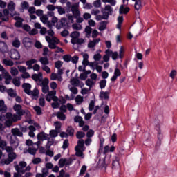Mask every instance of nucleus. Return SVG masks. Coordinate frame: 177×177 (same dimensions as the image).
Masks as SVG:
<instances>
[{"label": "nucleus", "mask_w": 177, "mask_h": 177, "mask_svg": "<svg viewBox=\"0 0 177 177\" xmlns=\"http://www.w3.org/2000/svg\"><path fill=\"white\" fill-rule=\"evenodd\" d=\"M48 39L50 40V42L51 44H54L55 45H57L60 41H59V39L56 38L55 37H53L52 38H50V37L49 36H46V40L48 42Z\"/></svg>", "instance_id": "21"}, {"label": "nucleus", "mask_w": 177, "mask_h": 177, "mask_svg": "<svg viewBox=\"0 0 177 177\" xmlns=\"http://www.w3.org/2000/svg\"><path fill=\"white\" fill-rule=\"evenodd\" d=\"M23 44L26 48H30L31 46V39L28 37H25L23 40Z\"/></svg>", "instance_id": "31"}, {"label": "nucleus", "mask_w": 177, "mask_h": 177, "mask_svg": "<svg viewBox=\"0 0 177 177\" xmlns=\"http://www.w3.org/2000/svg\"><path fill=\"white\" fill-rule=\"evenodd\" d=\"M118 24H117V28L121 30V24H122V21H124V17L119 16L118 17Z\"/></svg>", "instance_id": "51"}, {"label": "nucleus", "mask_w": 177, "mask_h": 177, "mask_svg": "<svg viewBox=\"0 0 177 177\" xmlns=\"http://www.w3.org/2000/svg\"><path fill=\"white\" fill-rule=\"evenodd\" d=\"M107 27V21H101L100 23V27L99 30L100 31H104V30H106V28Z\"/></svg>", "instance_id": "44"}, {"label": "nucleus", "mask_w": 177, "mask_h": 177, "mask_svg": "<svg viewBox=\"0 0 177 177\" xmlns=\"http://www.w3.org/2000/svg\"><path fill=\"white\" fill-rule=\"evenodd\" d=\"M15 20H16V22L15 24V27H21L23 24V19L19 18Z\"/></svg>", "instance_id": "56"}, {"label": "nucleus", "mask_w": 177, "mask_h": 177, "mask_svg": "<svg viewBox=\"0 0 177 177\" xmlns=\"http://www.w3.org/2000/svg\"><path fill=\"white\" fill-rule=\"evenodd\" d=\"M74 121L79 123V127L85 125V122L82 120V117L81 116H75L74 118Z\"/></svg>", "instance_id": "27"}, {"label": "nucleus", "mask_w": 177, "mask_h": 177, "mask_svg": "<svg viewBox=\"0 0 177 177\" xmlns=\"http://www.w3.org/2000/svg\"><path fill=\"white\" fill-rule=\"evenodd\" d=\"M21 45L20 40L19 39H15L12 41V46L14 48H19Z\"/></svg>", "instance_id": "63"}, {"label": "nucleus", "mask_w": 177, "mask_h": 177, "mask_svg": "<svg viewBox=\"0 0 177 177\" xmlns=\"http://www.w3.org/2000/svg\"><path fill=\"white\" fill-rule=\"evenodd\" d=\"M84 140L81 139L79 140L77 142V145L75 147V150L76 151V156L77 157H82L84 158V153L83 151H85V147L84 145Z\"/></svg>", "instance_id": "5"}, {"label": "nucleus", "mask_w": 177, "mask_h": 177, "mask_svg": "<svg viewBox=\"0 0 177 177\" xmlns=\"http://www.w3.org/2000/svg\"><path fill=\"white\" fill-rule=\"evenodd\" d=\"M8 50V44L3 41H0V52H1V53H6Z\"/></svg>", "instance_id": "17"}, {"label": "nucleus", "mask_w": 177, "mask_h": 177, "mask_svg": "<svg viewBox=\"0 0 177 177\" xmlns=\"http://www.w3.org/2000/svg\"><path fill=\"white\" fill-rule=\"evenodd\" d=\"M7 145L6 141L1 140L0 141V149H2V150H6V147H10V146H6Z\"/></svg>", "instance_id": "49"}, {"label": "nucleus", "mask_w": 177, "mask_h": 177, "mask_svg": "<svg viewBox=\"0 0 177 177\" xmlns=\"http://www.w3.org/2000/svg\"><path fill=\"white\" fill-rule=\"evenodd\" d=\"M39 85L41 86L43 93L46 94L49 92V79L44 78Z\"/></svg>", "instance_id": "7"}, {"label": "nucleus", "mask_w": 177, "mask_h": 177, "mask_svg": "<svg viewBox=\"0 0 177 177\" xmlns=\"http://www.w3.org/2000/svg\"><path fill=\"white\" fill-rule=\"evenodd\" d=\"M10 74L13 77H16V75H19V70H17L16 67H12L10 68Z\"/></svg>", "instance_id": "47"}, {"label": "nucleus", "mask_w": 177, "mask_h": 177, "mask_svg": "<svg viewBox=\"0 0 177 177\" xmlns=\"http://www.w3.org/2000/svg\"><path fill=\"white\" fill-rule=\"evenodd\" d=\"M75 101L76 102V104H77V106H80V104H82V103H84V97L78 95L75 98Z\"/></svg>", "instance_id": "32"}, {"label": "nucleus", "mask_w": 177, "mask_h": 177, "mask_svg": "<svg viewBox=\"0 0 177 177\" xmlns=\"http://www.w3.org/2000/svg\"><path fill=\"white\" fill-rule=\"evenodd\" d=\"M85 32L86 38H90L91 34H92V28L91 26H86L85 28Z\"/></svg>", "instance_id": "43"}, {"label": "nucleus", "mask_w": 177, "mask_h": 177, "mask_svg": "<svg viewBox=\"0 0 177 177\" xmlns=\"http://www.w3.org/2000/svg\"><path fill=\"white\" fill-rule=\"evenodd\" d=\"M121 76V71L118 68H116L114 71V75L111 78V80L114 82V81L117 80L118 77Z\"/></svg>", "instance_id": "18"}, {"label": "nucleus", "mask_w": 177, "mask_h": 177, "mask_svg": "<svg viewBox=\"0 0 177 177\" xmlns=\"http://www.w3.org/2000/svg\"><path fill=\"white\" fill-rule=\"evenodd\" d=\"M119 161H120V158L118 156H113V162H112L113 167H118V165L120 164Z\"/></svg>", "instance_id": "36"}, {"label": "nucleus", "mask_w": 177, "mask_h": 177, "mask_svg": "<svg viewBox=\"0 0 177 177\" xmlns=\"http://www.w3.org/2000/svg\"><path fill=\"white\" fill-rule=\"evenodd\" d=\"M95 8H102V1L100 0H96L93 3Z\"/></svg>", "instance_id": "61"}, {"label": "nucleus", "mask_w": 177, "mask_h": 177, "mask_svg": "<svg viewBox=\"0 0 177 177\" xmlns=\"http://www.w3.org/2000/svg\"><path fill=\"white\" fill-rule=\"evenodd\" d=\"M102 15H105L108 18L113 13V8L110 5H106L104 8L101 9Z\"/></svg>", "instance_id": "9"}, {"label": "nucleus", "mask_w": 177, "mask_h": 177, "mask_svg": "<svg viewBox=\"0 0 177 177\" xmlns=\"http://www.w3.org/2000/svg\"><path fill=\"white\" fill-rule=\"evenodd\" d=\"M6 120L5 122V125L7 127H12L13 122H17L21 120V117L17 114H12L11 113H7L6 114Z\"/></svg>", "instance_id": "3"}, {"label": "nucleus", "mask_w": 177, "mask_h": 177, "mask_svg": "<svg viewBox=\"0 0 177 177\" xmlns=\"http://www.w3.org/2000/svg\"><path fill=\"white\" fill-rule=\"evenodd\" d=\"M54 125L55 127V131H60V128H62V122L59 121L55 122Z\"/></svg>", "instance_id": "60"}, {"label": "nucleus", "mask_w": 177, "mask_h": 177, "mask_svg": "<svg viewBox=\"0 0 177 177\" xmlns=\"http://www.w3.org/2000/svg\"><path fill=\"white\" fill-rule=\"evenodd\" d=\"M28 153H29V154H32L34 156V155L37 154V149L29 147L28 149Z\"/></svg>", "instance_id": "64"}, {"label": "nucleus", "mask_w": 177, "mask_h": 177, "mask_svg": "<svg viewBox=\"0 0 177 177\" xmlns=\"http://www.w3.org/2000/svg\"><path fill=\"white\" fill-rule=\"evenodd\" d=\"M72 28H73V30H82V26H81V24H73L72 25Z\"/></svg>", "instance_id": "59"}, {"label": "nucleus", "mask_w": 177, "mask_h": 177, "mask_svg": "<svg viewBox=\"0 0 177 177\" xmlns=\"http://www.w3.org/2000/svg\"><path fill=\"white\" fill-rule=\"evenodd\" d=\"M24 114H25V117L26 118L27 122H28L29 124H31V113H30V111L27 109L24 110L23 113V115H24Z\"/></svg>", "instance_id": "24"}, {"label": "nucleus", "mask_w": 177, "mask_h": 177, "mask_svg": "<svg viewBox=\"0 0 177 177\" xmlns=\"http://www.w3.org/2000/svg\"><path fill=\"white\" fill-rule=\"evenodd\" d=\"M105 53L106 55H110V56H112L113 60H117L118 59V53L117 51L113 52L111 50L108 49L105 51Z\"/></svg>", "instance_id": "14"}, {"label": "nucleus", "mask_w": 177, "mask_h": 177, "mask_svg": "<svg viewBox=\"0 0 177 177\" xmlns=\"http://www.w3.org/2000/svg\"><path fill=\"white\" fill-rule=\"evenodd\" d=\"M129 12V8L124 7V5H121L119 8L120 15H127Z\"/></svg>", "instance_id": "23"}, {"label": "nucleus", "mask_w": 177, "mask_h": 177, "mask_svg": "<svg viewBox=\"0 0 177 177\" xmlns=\"http://www.w3.org/2000/svg\"><path fill=\"white\" fill-rule=\"evenodd\" d=\"M10 16L13 17L15 20L21 19V17H20V14L15 10L10 12Z\"/></svg>", "instance_id": "39"}, {"label": "nucleus", "mask_w": 177, "mask_h": 177, "mask_svg": "<svg viewBox=\"0 0 177 177\" xmlns=\"http://www.w3.org/2000/svg\"><path fill=\"white\" fill-rule=\"evenodd\" d=\"M33 109L36 111V114L37 115H41V114H42V109L39 106H34Z\"/></svg>", "instance_id": "57"}, {"label": "nucleus", "mask_w": 177, "mask_h": 177, "mask_svg": "<svg viewBox=\"0 0 177 177\" xmlns=\"http://www.w3.org/2000/svg\"><path fill=\"white\" fill-rule=\"evenodd\" d=\"M32 78L34 80V81H39L38 85L41 84L42 81H44V76L41 72H39L38 74H33L32 75Z\"/></svg>", "instance_id": "12"}, {"label": "nucleus", "mask_w": 177, "mask_h": 177, "mask_svg": "<svg viewBox=\"0 0 177 177\" xmlns=\"http://www.w3.org/2000/svg\"><path fill=\"white\" fill-rule=\"evenodd\" d=\"M10 143L15 147V149H17V147H19V140H17V138L14 137L13 136H10Z\"/></svg>", "instance_id": "13"}, {"label": "nucleus", "mask_w": 177, "mask_h": 177, "mask_svg": "<svg viewBox=\"0 0 177 177\" xmlns=\"http://www.w3.org/2000/svg\"><path fill=\"white\" fill-rule=\"evenodd\" d=\"M71 39H74L75 41L80 37V32L74 31L70 35Z\"/></svg>", "instance_id": "41"}, {"label": "nucleus", "mask_w": 177, "mask_h": 177, "mask_svg": "<svg viewBox=\"0 0 177 177\" xmlns=\"http://www.w3.org/2000/svg\"><path fill=\"white\" fill-rule=\"evenodd\" d=\"M12 83L15 86H20V78L15 77L12 80Z\"/></svg>", "instance_id": "62"}, {"label": "nucleus", "mask_w": 177, "mask_h": 177, "mask_svg": "<svg viewBox=\"0 0 177 177\" xmlns=\"http://www.w3.org/2000/svg\"><path fill=\"white\" fill-rule=\"evenodd\" d=\"M13 110L16 111L17 115L19 117H21L23 115V113H24V110L20 104H15L13 106Z\"/></svg>", "instance_id": "11"}, {"label": "nucleus", "mask_w": 177, "mask_h": 177, "mask_svg": "<svg viewBox=\"0 0 177 177\" xmlns=\"http://www.w3.org/2000/svg\"><path fill=\"white\" fill-rule=\"evenodd\" d=\"M39 62L42 64V66H48V64H49V59L47 57H40Z\"/></svg>", "instance_id": "33"}, {"label": "nucleus", "mask_w": 177, "mask_h": 177, "mask_svg": "<svg viewBox=\"0 0 177 177\" xmlns=\"http://www.w3.org/2000/svg\"><path fill=\"white\" fill-rule=\"evenodd\" d=\"M28 129L30 131L28 133L29 136L34 138V136H35V133H34L36 131L35 127L34 126H29Z\"/></svg>", "instance_id": "37"}, {"label": "nucleus", "mask_w": 177, "mask_h": 177, "mask_svg": "<svg viewBox=\"0 0 177 177\" xmlns=\"http://www.w3.org/2000/svg\"><path fill=\"white\" fill-rule=\"evenodd\" d=\"M99 42H100V39L99 38L90 41L88 44V48L90 49H93V48H95V46H96Z\"/></svg>", "instance_id": "16"}, {"label": "nucleus", "mask_w": 177, "mask_h": 177, "mask_svg": "<svg viewBox=\"0 0 177 177\" xmlns=\"http://www.w3.org/2000/svg\"><path fill=\"white\" fill-rule=\"evenodd\" d=\"M6 120L5 122V125L7 127H12L13 122H17L21 120V117L17 114H12L11 113H7L6 114Z\"/></svg>", "instance_id": "4"}, {"label": "nucleus", "mask_w": 177, "mask_h": 177, "mask_svg": "<svg viewBox=\"0 0 177 177\" xmlns=\"http://www.w3.org/2000/svg\"><path fill=\"white\" fill-rule=\"evenodd\" d=\"M50 79L51 81H59V82H62L63 81V77L62 76H59L57 73H52L50 77Z\"/></svg>", "instance_id": "15"}, {"label": "nucleus", "mask_w": 177, "mask_h": 177, "mask_svg": "<svg viewBox=\"0 0 177 177\" xmlns=\"http://www.w3.org/2000/svg\"><path fill=\"white\" fill-rule=\"evenodd\" d=\"M135 2V10H139L142 8V0H136L133 1Z\"/></svg>", "instance_id": "38"}, {"label": "nucleus", "mask_w": 177, "mask_h": 177, "mask_svg": "<svg viewBox=\"0 0 177 177\" xmlns=\"http://www.w3.org/2000/svg\"><path fill=\"white\" fill-rule=\"evenodd\" d=\"M32 176V173L27 172L24 176L21 175V173H14L13 177H31Z\"/></svg>", "instance_id": "35"}, {"label": "nucleus", "mask_w": 177, "mask_h": 177, "mask_svg": "<svg viewBox=\"0 0 177 177\" xmlns=\"http://www.w3.org/2000/svg\"><path fill=\"white\" fill-rule=\"evenodd\" d=\"M71 44H73V45H75V44H77V45H82V44H85V39L77 38L75 40L71 39Z\"/></svg>", "instance_id": "30"}, {"label": "nucleus", "mask_w": 177, "mask_h": 177, "mask_svg": "<svg viewBox=\"0 0 177 177\" xmlns=\"http://www.w3.org/2000/svg\"><path fill=\"white\" fill-rule=\"evenodd\" d=\"M71 84L73 86H80V80L73 78L71 80Z\"/></svg>", "instance_id": "46"}, {"label": "nucleus", "mask_w": 177, "mask_h": 177, "mask_svg": "<svg viewBox=\"0 0 177 177\" xmlns=\"http://www.w3.org/2000/svg\"><path fill=\"white\" fill-rule=\"evenodd\" d=\"M59 135V131L57 130H51L50 131V136L51 138H56Z\"/></svg>", "instance_id": "58"}, {"label": "nucleus", "mask_w": 177, "mask_h": 177, "mask_svg": "<svg viewBox=\"0 0 177 177\" xmlns=\"http://www.w3.org/2000/svg\"><path fill=\"white\" fill-rule=\"evenodd\" d=\"M10 57L12 60H19L20 59V53L16 49H12L10 53Z\"/></svg>", "instance_id": "10"}, {"label": "nucleus", "mask_w": 177, "mask_h": 177, "mask_svg": "<svg viewBox=\"0 0 177 177\" xmlns=\"http://www.w3.org/2000/svg\"><path fill=\"white\" fill-rule=\"evenodd\" d=\"M7 93L10 97H16L17 94L14 89L10 88L7 90Z\"/></svg>", "instance_id": "50"}, {"label": "nucleus", "mask_w": 177, "mask_h": 177, "mask_svg": "<svg viewBox=\"0 0 177 177\" xmlns=\"http://www.w3.org/2000/svg\"><path fill=\"white\" fill-rule=\"evenodd\" d=\"M66 133L69 136H74V129L71 126H68L66 129Z\"/></svg>", "instance_id": "45"}, {"label": "nucleus", "mask_w": 177, "mask_h": 177, "mask_svg": "<svg viewBox=\"0 0 177 177\" xmlns=\"http://www.w3.org/2000/svg\"><path fill=\"white\" fill-rule=\"evenodd\" d=\"M102 2L104 3H110L111 6H115V3H117V1L115 0H102Z\"/></svg>", "instance_id": "53"}, {"label": "nucleus", "mask_w": 177, "mask_h": 177, "mask_svg": "<svg viewBox=\"0 0 177 177\" xmlns=\"http://www.w3.org/2000/svg\"><path fill=\"white\" fill-rule=\"evenodd\" d=\"M1 73H3L4 80H12V76L8 73L7 71L4 69V71H1Z\"/></svg>", "instance_id": "52"}, {"label": "nucleus", "mask_w": 177, "mask_h": 177, "mask_svg": "<svg viewBox=\"0 0 177 177\" xmlns=\"http://www.w3.org/2000/svg\"><path fill=\"white\" fill-rule=\"evenodd\" d=\"M15 169L17 172L15 174H26V170H24V168L27 167V163L24 161L19 162V165L15 162Z\"/></svg>", "instance_id": "6"}, {"label": "nucleus", "mask_w": 177, "mask_h": 177, "mask_svg": "<svg viewBox=\"0 0 177 177\" xmlns=\"http://www.w3.org/2000/svg\"><path fill=\"white\" fill-rule=\"evenodd\" d=\"M28 95L32 96V99L37 100L39 95V91H38L37 88H35L33 91H30Z\"/></svg>", "instance_id": "19"}, {"label": "nucleus", "mask_w": 177, "mask_h": 177, "mask_svg": "<svg viewBox=\"0 0 177 177\" xmlns=\"http://www.w3.org/2000/svg\"><path fill=\"white\" fill-rule=\"evenodd\" d=\"M6 151L8 153V158L2 159L1 162L2 165H9L11 162H13L14 160H16L17 155L15 153V149L12 147H7Z\"/></svg>", "instance_id": "1"}, {"label": "nucleus", "mask_w": 177, "mask_h": 177, "mask_svg": "<svg viewBox=\"0 0 177 177\" xmlns=\"http://www.w3.org/2000/svg\"><path fill=\"white\" fill-rule=\"evenodd\" d=\"M56 115L59 120H61V121H64L66 120V115H64L63 112H57Z\"/></svg>", "instance_id": "48"}, {"label": "nucleus", "mask_w": 177, "mask_h": 177, "mask_svg": "<svg viewBox=\"0 0 177 177\" xmlns=\"http://www.w3.org/2000/svg\"><path fill=\"white\" fill-rule=\"evenodd\" d=\"M2 63L3 64H4V66H7L8 67H13V66L15 65V63L13 62V61L9 59H3L2 60Z\"/></svg>", "instance_id": "25"}, {"label": "nucleus", "mask_w": 177, "mask_h": 177, "mask_svg": "<svg viewBox=\"0 0 177 177\" xmlns=\"http://www.w3.org/2000/svg\"><path fill=\"white\" fill-rule=\"evenodd\" d=\"M66 8H68V9H71V11L72 12L75 19L81 16V12H80V3L72 4L71 2L67 1Z\"/></svg>", "instance_id": "2"}, {"label": "nucleus", "mask_w": 177, "mask_h": 177, "mask_svg": "<svg viewBox=\"0 0 177 177\" xmlns=\"http://www.w3.org/2000/svg\"><path fill=\"white\" fill-rule=\"evenodd\" d=\"M38 140H46L48 139V134L41 132L37 136Z\"/></svg>", "instance_id": "29"}, {"label": "nucleus", "mask_w": 177, "mask_h": 177, "mask_svg": "<svg viewBox=\"0 0 177 177\" xmlns=\"http://www.w3.org/2000/svg\"><path fill=\"white\" fill-rule=\"evenodd\" d=\"M95 84H96V82H95V80H92V79H87L86 80V85L88 86L89 90L92 88V86H93Z\"/></svg>", "instance_id": "34"}, {"label": "nucleus", "mask_w": 177, "mask_h": 177, "mask_svg": "<svg viewBox=\"0 0 177 177\" xmlns=\"http://www.w3.org/2000/svg\"><path fill=\"white\" fill-rule=\"evenodd\" d=\"M46 100L47 102H51L52 100H53V102H57V97L56 96V91L53 90L48 91L47 93V95L46 96Z\"/></svg>", "instance_id": "8"}, {"label": "nucleus", "mask_w": 177, "mask_h": 177, "mask_svg": "<svg viewBox=\"0 0 177 177\" xmlns=\"http://www.w3.org/2000/svg\"><path fill=\"white\" fill-rule=\"evenodd\" d=\"M22 88L25 93H27V95H28L31 91V84H30L29 83H24L22 85Z\"/></svg>", "instance_id": "20"}, {"label": "nucleus", "mask_w": 177, "mask_h": 177, "mask_svg": "<svg viewBox=\"0 0 177 177\" xmlns=\"http://www.w3.org/2000/svg\"><path fill=\"white\" fill-rule=\"evenodd\" d=\"M7 8L10 12H14L16 8V3H15V2L12 1H10L7 5Z\"/></svg>", "instance_id": "28"}, {"label": "nucleus", "mask_w": 177, "mask_h": 177, "mask_svg": "<svg viewBox=\"0 0 177 177\" xmlns=\"http://www.w3.org/2000/svg\"><path fill=\"white\" fill-rule=\"evenodd\" d=\"M56 9H57L59 15H65L66 14V10L62 6H56Z\"/></svg>", "instance_id": "54"}, {"label": "nucleus", "mask_w": 177, "mask_h": 177, "mask_svg": "<svg viewBox=\"0 0 177 177\" xmlns=\"http://www.w3.org/2000/svg\"><path fill=\"white\" fill-rule=\"evenodd\" d=\"M40 20L44 23V24H46L48 21H49V18L48 17V15H44L41 17H40Z\"/></svg>", "instance_id": "55"}, {"label": "nucleus", "mask_w": 177, "mask_h": 177, "mask_svg": "<svg viewBox=\"0 0 177 177\" xmlns=\"http://www.w3.org/2000/svg\"><path fill=\"white\" fill-rule=\"evenodd\" d=\"M11 133H12V136L15 138L16 136H23V133L17 128L12 129Z\"/></svg>", "instance_id": "22"}, {"label": "nucleus", "mask_w": 177, "mask_h": 177, "mask_svg": "<svg viewBox=\"0 0 177 177\" xmlns=\"http://www.w3.org/2000/svg\"><path fill=\"white\" fill-rule=\"evenodd\" d=\"M110 95V93L109 91H102L100 93V97L102 100H109V95Z\"/></svg>", "instance_id": "26"}, {"label": "nucleus", "mask_w": 177, "mask_h": 177, "mask_svg": "<svg viewBox=\"0 0 177 177\" xmlns=\"http://www.w3.org/2000/svg\"><path fill=\"white\" fill-rule=\"evenodd\" d=\"M107 19H109V17L106 15V14H103L102 15H98L95 17V19L97 21H100V20H107Z\"/></svg>", "instance_id": "40"}, {"label": "nucleus", "mask_w": 177, "mask_h": 177, "mask_svg": "<svg viewBox=\"0 0 177 177\" xmlns=\"http://www.w3.org/2000/svg\"><path fill=\"white\" fill-rule=\"evenodd\" d=\"M60 102H62V100H59V98H57V101H54V102H53L51 104L52 108L53 109H59V107H60Z\"/></svg>", "instance_id": "42"}]
</instances>
